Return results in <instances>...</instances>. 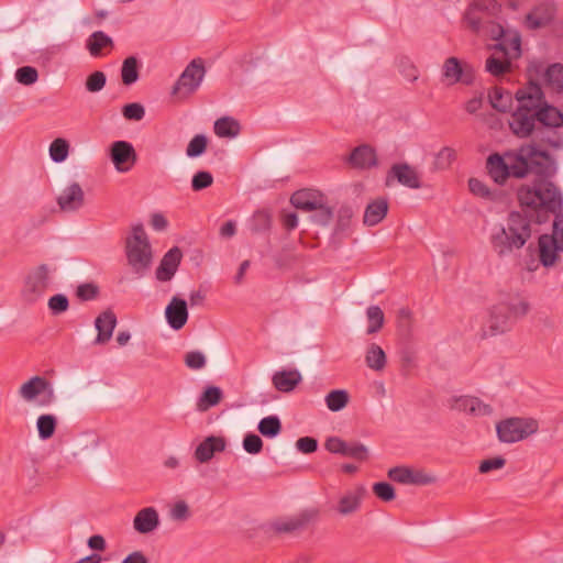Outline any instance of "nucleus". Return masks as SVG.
<instances>
[{"mask_svg":"<svg viewBox=\"0 0 563 563\" xmlns=\"http://www.w3.org/2000/svg\"><path fill=\"white\" fill-rule=\"evenodd\" d=\"M487 169L497 184H504L509 176L523 178L529 174L549 177L555 173L552 157L544 151L536 148L533 144L520 147L517 153H508L504 157L498 154L487 159Z\"/></svg>","mask_w":563,"mask_h":563,"instance_id":"nucleus-1","label":"nucleus"},{"mask_svg":"<svg viewBox=\"0 0 563 563\" xmlns=\"http://www.w3.org/2000/svg\"><path fill=\"white\" fill-rule=\"evenodd\" d=\"M530 238L529 220L519 212H511L503 223L492 229L489 242L493 251L504 257L522 249Z\"/></svg>","mask_w":563,"mask_h":563,"instance_id":"nucleus-2","label":"nucleus"},{"mask_svg":"<svg viewBox=\"0 0 563 563\" xmlns=\"http://www.w3.org/2000/svg\"><path fill=\"white\" fill-rule=\"evenodd\" d=\"M518 200L522 207L532 211L555 213L562 208L560 190L553 183L547 180H539L533 186H521L518 190Z\"/></svg>","mask_w":563,"mask_h":563,"instance_id":"nucleus-3","label":"nucleus"},{"mask_svg":"<svg viewBox=\"0 0 563 563\" xmlns=\"http://www.w3.org/2000/svg\"><path fill=\"white\" fill-rule=\"evenodd\" d=\"M126 257L132 269L142 275L152 264V250L142 225L132 229L131 236L126 240Z\"/></svg>","mask_w":563,"mask_h":563,"instance_id":"nucleus-4","label":"nucleus"},{"mask_svg":"<svg viewBox=\"0 0 563 563\" xmlns=\"http://www.w3.org/2000/svg\"><path fill=\"white\" fill-rule=\"evenodd\" d=\"M539 422L533 418L511 417L496 424L498 440L503 443H516L536 434Z\"/></svg>","mask_w":563,"mask_h":563,"instance_id":"nucleus-5","label":"nucleus"},{"mask_svg":"<svg viewBox=\"0 0 563 563\" xmlns=\"http://www.w3.org/2000/svg\"><path fill=\"white\" fill-rule=\"evenodd\" d=\"M539 260L544 267H552L563 253V214H558L551 234H542L538 241Z\"/></svg>","mask_w":563,"mask_h":563,"instance_id":"nucleus-6","label":"nucleus"},{"mask_svg":"<svg viewBox=\"0 0 563 563\" xmlns=\"http://www.w3.org/2000/svg\"><path fill=\"white\" fill-rule=\"evenodd\" d=\"M499 9L496 0H475L465 12L464 19L473 31L478 32L484 23L497 15Z\"/></svg>","mask_w":563,"mask_h":563,"instance_id":"nucleus-7","label":"nucleus"},{"mask_svg":"<svg viewBox=\"0 0 563 563\" xmlns=\"http://www.w3.org/2000/svg\"><path fill=\"white\" fill-rule=\"evenodd\" d=\"M19 396L26 402H34L43 396L41 405L47 406L54 401L55 395L51 383L42 376H33L19 388Z\"/></svg>","mask_w":563,"mask_h":563,"instance_id":"nucleus-8","label":"nucleus"},{"mask_svg":"<svg viewBox=\"0 0 563 563\" xmlns=\"http://www.w3.org/2000/svg\"><path fill=\"white\" fill-rule=\"evenodd\" d=\"M319 510L316 508L305 509L299 514L286 518H278L271 523V529L276 534L296 533L303 530L310 522L317 520Z\"/></svg>","mask_w":563,"mask_h":563,"instance_id":"nucleus-9","label":"nucleus"},{"mask_svg":"<svg viewBox=\"0 0 563 563\" xmlns=\"http://www.w3.org/2000/svg\"><path fill=\"white\" fill-rule=\"evenodd\" d=\"M205 73V67L200 63L190 62L176 81L173 93L181 96L194 93L200 87Z\"/></svg>","mask_w":563,"mask_h":563,"instance_id":"nucleus-10","label":"nucleus"},{"mask_svg":"<svg viewBox=\"0 0 563 563\" xmlns=\"http://www.w3.org/2000/svg\"><path fill=\"white\" fill-rule=\"evenodd\" d=\"M388 477L404 485H430L437 482V476L423 470L396 466L388 471Z\"/></svg>","mask_w":563,"mask_h":563,"instance_id":"nucleus-11","label":"nucleus"},{"mask_svg":"<svg viewBox=\"0 0 563 563\" xmlns=\"http://www.w3.org/2000/svg\"><path fill=\"white\" fill-rule=\"evenodd\" d=\"M443 80L448 85H455L462 82L471 85L474 81V71L467 64L462 65L456 57H449L445 59L442 67Z\"/></svg>","mask_w":563,"mask_h":563,"instance_id":"nucleus-12","label":"nucleus"},{"mask_svg":"<svg viewBox=\"0 0 563 563\" xmlns=\"http://www.w3.org/2000/svg\"><path fill=\"white\" fill-rule=\"evenodd\" d=\"M488 328L492 335L507 332L512 324V318L501 296L488 309Z\"/></svg>","mask_w":563,"mask_h":563,"instance_id":"nucleus-13","label":"nucleus"},{"mask_svg":"<svg viewBox=\"0 0 563 563\" xmlns=\"http://www.w3.org/2000/svg\"><path fill=\"white\" fill-rule=\"evenodd\" d=\"M49 285V269L46 265L34 268L26 277L24 296L29 301H35L41 297Z\"/></svg>","mask_w":563,"mask_h":563,"instance_id":"nucleus-14","label":"nucleus"},{"mask_svg":"<svg viewBox=\"0 0 563 563\" xmlns=\"http://www.w3.org/2000/svg\"><path fill=\"white\" fill-rule=\"evenodd\" d=\"M324 448L334 454L352 457L357 461H366L368 457V450L361 443H347L339 437H330L324 442Z\"/></svg>","mask_w":563,"mask_h":563,"instance_id":"nucleus-15","label":"nucleus"},{"mask_svg":"<svg viewBox=\"0 0 563 563\" xmlns=\"http://www.w3.org/2000/svg\"><path fill=\"white\" fill-rule=\"evenodd\" d=\"M110 157L120 173L129 172L136 162V153L131 143H113L110 148Z\"/></svg>","mask_w":563,"mask_h":563,"instance_id":"nucleus-16","label":"nucleus"},{"mask_svg":"<svg viewBox=\"0 0 563 563\" xmlns=\"http://www.w3.org/2000/svg\"><path fill=\"white\" fill-rule=\"evenodd\" d=\"M516 99L519 103L518 109L531 112V110H539L544 103V95L538 84L530 82L528 86L519 89L516 92Z\"/></svg>","mask_w":563,"mask_h":563,"instance_id":"nucleus-17","label":"nucleus"},{"mask_svg":"<svg viewBox=\"0 0 563 563\" xmlns=\"http://www.w3.org/2000/svg\"><path fill=\"white\" fill-rule=\"evenodd\" d=\"M393 179H396L402 186L411 189H418L421 187L420 177L417 170L405 163L391 166L386 178V185L389 186Z\"/></svg>","mask_w":563,"mask_h":563,"instance_id":"nucleus-18","label":"nucleus"},{"mask_svg":"<svg viewBox=\"0 0 563 563\" xmlns=\"http://www.w3.org/2000/svg\"><path fill=\"white\" fill-rule=\"evenodd\" d=\"M366 495V488L363 485H356L345 492L338 500L336 511L341 516L355 514L361 508L362 501Z\"/></svg>","mask_w":563,"mask_h":563,"instance_id":"nucleus-19","label":"nucleus"},{"mask_svg":"<svg viewBox=\"0 0 563 563\" xmlns=\"http://www.w3.org/2000/svg\"><path fill=\"white\" fill-rule=\"evenodd\" d=\"M536 115L525 109H517L509 120V128L519 139L528 137L536 126Z\"/></svg>","mask_w":563,"mask_h":563,"instance_id":"nucleus-20","label":"nucleus"},{"mask_svg":"<svg viewBox=\"0 0 563 563\" xmlns=\"http://www.w3.org/2000/svg\"><path fill=\"white\" fill-rule=\"evenodd\" d=\"M57 205L63 211L70 212L80 209L85 205V194L79 184L73 183L58 196Z\"/></svg>","mask_w":563,"mask_h":563,"instance_id":"nucleus-21","label":"nucleus"},{"mask_svg":"<svg viewBox=\"0 0 563 563\" xmlns=\"http://www.w3.org/2000/svg\"><path fill=\"white\" fill-rule=\"evenodd\" d=\"M349 164L353 168L368 169L377 165V154L373 146L362 143L349 156Z\"/></svg>","mask_w":563,"mask_h":563,"instance_id":"nucleus-22","label":"nucleus"},{"mask_svg":"<svg viewBox=\"0 0 563 563\" xmlns=\"http://www.w3.org/2000/svg\"><path fill=\"white\" fill-rule=\"evenodd\" d=\"M168 324L174 330H180L188 320L187 302L178 297H173L165 310Z\"/></svg>","mask_w":563,"mask_h":563,"instance_id":"nucleus-23","label":"nucleus"},{"mask_svg":"<svg viewBox=\"0 0 563 563\" xmlns=\"http://www.w3.org/2000/svg\"><path fill=\"white\" fill-rule=\"evenodd\" d=\"M324 196L318 190L302 189L292 194L290 197L291 205L299 210L312 212L321 206Z\"/></svg>","mask_w":563,"mask_h":563,"instance_id":"nucleus-24","label":"nucleus"},{"mask_svg":"<svg viewBox=\"0 0 563 563\" xmlns=\"http://www.w3.org/2000/svg\"><path fill=\"white\" fill-rule=\"evenodd\" d=\"M159 516L154 507H145L136 512L133 519V528L141 534H147L157 529Z\"/></svg>","mask_w":563,"mask_h":563,"instance_id":"nucleus-25","label":"nucleus"},{"mask_svg":"<svg viewBox=\"0 0 563 563\" xmlns=\"http://www.w3.org/2000/svg\"><path fill=\"white\" fill-rule=\"evenodd\" d=\"M452 408L473 416H488L493 412L489 405L484 404L478 398L472 396H461L455 398Z\"/></svg>","mask_w":563,"mask_h":563,"instance_id":"nucleus-26","label":"nucleus"},{"mask_svg":"<svg viewBox=\"0 0 563 563\" xmlns=\"http://www.w3.org/2000/svg\"><path fill=\"white\" fill-rule=\"evenodd\" d=\"M181 260V252L178 247L170 249L162 258L156 269V277L161 282H167L175 275Z\"/></svg>","mask_w":563,"mask_h":563,"instance_id":"nucleus-27","label":"nucleus"},{"mask_svg":"<svg viewBox=\"0 0 563 563\" xmlns=\"http://www.w3.org/2000/svg\"><path fill=\"white\" fill-rule=\"evenodd\" d=\"M225 440L222 437H208L196 449L195 457L200 463L209 462L214 453L222 452L225 449Z\"/></svg>","mask_w":563,"mask_h":563,"instance_id":"nucleus-28","label":"nucleus"},{"mask_svg":"<svg viewBox=\"0 0 563 563\" xmlns=\"http://www.w3.org/2000/svg\"><path fill=\"white\" fill-rule=\"evenodd\" d=\"M555 8L553 3L545 2L537 5L526 18L529 29L536 30L551 22Z\"/></svg>","mask_w":563,"mask_h":563,"instance_id":"nucleus-29","label":"nucleus"},{"mask_svg":"<svg viewBox=\"0 0 563 563\" xmlns=\"http://www.w3.org/2000/svg\"><path fill=\"white\" fill-rule=\"evenodd\" d=\"M115 325L117 317L111 310H106L100 313L95 321V327L98 331L95 343L104 344L108 342L112 336Z\"/></svg>","mask_w":563,"mask_h":563,"instance_id":"nucleus-30","label":"nucleus"},{"mask_svg":"<svg viewBox=\"0 0 563 563\" xmlns=\"http://www.w3.org/2000/svg\"><path fill=\"white\" fill-rule=\"evenodd\" d=\"M242 131L240 121L230 115H223L213 123V132L219 139H236Z\"/></svg>","mask_w":563,"mask_h":563,"instance_id":"nucleus-31","label":"nucleus"},{"mask_svg":"<svg viewBox=\"0 0 563 563\" xmlns=\"http://www.w3.org/2000/svg\"><path fill=\"white\" fill-rule=\"evenodd\" d=\"M302 380V376L297 369L278 371L272 377L274 387L282 393L292 391Z\"/></svg>","mask_w":563,"mask_h":563,"instance_id":"nucleus-32","label":"nucleus"},{"mask_svg":"<svg viewBox=\"0 0 563 563\" xmlns=\"http://www.w3.org/2000/svg\"><path fill=\"white\" fill-rule=\"evenodd\" d=\"M536 120L547 128L563 126V113L547 102L534 113Z\"/></svg>","mask_w":563,"mask_h":563,"instance_id":"nucleus-33","label":"nucleus"},{"mask_svg":"<svg viewBox=\"0 0 563 563\" xmlns=\"http://www.w3.org/2000/svg\"><path fill=\"white\" fill-rule=\"evenodd\" d=\"M86 47L91 56L97 57L103 49L113 47V40L102 31H96L86 41Z\"/></svg>","mask_w":563,"mask_h":563,"instance_id":"nucleus-34","label":"nucleus"},{"mask_svg":"<svg viewBox=\"0 0 563 563\" xmlns=\"http://www.w3.org/2000/svg\"><path fill=\"white\" fill-rule=\"evenodd\" d=\"M388 203L385 199H376L372 201L365 209L364 212V224L368 227L376 225L387 214Z\"/></svg>","mask_w":563,"mask_h":563,"instance_id":"nucleus-35","label":"nucleus"},{"mask_svg":"<svg viewBox=\"0 0 563 563\" xmlns=\"http://www.w3.org/2000/svg\"><path fill=\"white\" fill-rule=\"evenodd\" d=\"M365 363L368 368L375 372L384 371L387 364V356L382 346L371 343L366 349Z\"/></svg>","mask_w":563,"mask_h":563,"instance_id":"nucleus-36","label":"nucleus"},{"mask_svg":"<svg viewBox=\"0 0 563 563\" xmlns=\"http://www.w3.org/2000/svg\"><path fill=\"white\" fill-rule=\"evenodd\" d=\"M490 106L500 112H506L512 107V95L503 88L495 87L488 93Z\"/></svg>","mask_w":563,"mask_h":563,"instance_id":"nucleus-37","label":"nucleus"},{"mask_svg":"<svg viewBox=\"0 0 563 563\" xmlns=\"http://www.w3.org/2000/svg\"><path fill=\"white\" fill-rule=\"evenodd\" d=\"M503 297L512 319H520L529 313L530 303L525 298L512 295H504Z\"/></svg>","mask_w":563,"mask_h":563,"instance_id":"nucleus-38","label":"nucleus"},{"mask_svg":"<svg viewBox=\"0 0 563 563\" xmlns=\"http://www.w3.org/2000/svg\"><path fill=\"white\" fill-rule=\"evenodd\" d=\"M543 79L545 85L555 92L563 91V65L552 64L544 70Z\"/></svg>","mask_w":563,"mask_h":563,"instance_id":"nucleus-39","label":"nucleus"},{"mask_svg":"<svg viewBox=\"0 0 563 563\" xmlns=\"http://www.w3.org/2000/svg\"><path fill=\"white\" fill-rule=\"evenodd\" d=\"M223 398L222 390L217 386H208L197 401V409L201 412L217 406Z\"/></svg>","mask_w":563,"mask_h":563,"instance_id":"nucleus-40","label":"nucleus"},{"mask_svg":"<svg viewBox=\"0 0 563 563\" xmlns=\"http://www.w3.org/2000/svg\"><path fill=\"white\" fill-rule=\"evenodd\" d=\"M58 420L56 416L51 413L41 415L36 421L38 437L42 440L51 439L56 430Z\"/></svg>","mask_w":563,"mask_h":563,"instance_id":"nucleus-41","label":"nucleus"},{"mask_svg":"<svg viewBox=\"0 0 563 563\" xmlns=\"http://www.w3.org/2000/svg\"><path fill=\"white\" fill-rule=\"evenodd\" d=\"M122 82L125 86L135 84L139 79V60L134 56H130L123 60L121 68Z\"/></svg>","mask_w":563,"mask_h":563,"instance_id":"nucleus-42","label":"nucleus"},{"mask_svg":"<svg viewBox=\"0 0 563 563\" xmlns=\"http://www.w3.org/2000/svg\"><path fill=\"white\" fill-rule=\"evenodd\" d=\"M520 36L516 32L506 31V36L496 46L506 55L518 56L520 54Z\"/></svg>","mask_w":563,"mask_h":563,"instance_id":"nucleus-43","label":"nucleus"},{"mask_svg":"<svg viewBox=\"0 0 563 563\" xmlns=\"http://www.w3.org/2000/svg\"><path fill=\"white\" fill-rule=\"evenodd\" d=\"M347 402H349V394L344 389L331 390L325 396L327 407L331 411H340V410H342L343 408L346 407Z\"/></svg>","mask_w":563,"mask_h":563,"instance_id":"nucleus-44","label":"nucleus"},{"mask_svg":"<svg viewBox=\"0 0 563 563\" xmlns=\"http://www.w3.org/2000/svg\"><path fill=\"white\" fill-rule=\"evenodd\" d=\"M368 321L367 333H377L384 325L385 317L383 310L378 306H369L366 310Z\"/></svg>","mask_w":563,"mask_h":563,"instance_id":"nucleus-45","label":"nucleus"},{"mask_svg":"<svg viewBox=\"0 0 563 563\" xmlns=\"http://www.w3.org/2000/svg\"><path fill=\"white\" fill-rule=\"evenodd\" d=\"M257 429L262 435L274 438L280 432L282 423L278 417L268 416L258 422Z\"/></svg>","mask_w":563,"mask_h":563,"instance_id":"nucleus-46","label":"nucleus"},{"mask_svg":"<svg viewBox=\"0 0 563 563\" xmlns=\"http://www.w3.org/2000/svg\"><path fill=\"white\" fill-rule=\"evenodd\" d=\"M455 151L450 146H443L439 152L434 155V168L438 170L446 169L451 166L453 161L455 159Z\"/></svg>","mask_w":563,"mask_h":563,"instance_id":"nucleus-47","label":"nucleus"},{"mask_svg":"<svg viewBox=\"0 0 563 563\" xmlns=\"http://www.w3.org/2000/svg\"><path fill=\"white\" fill-rule=\"evenodd\" d=\"M397 329L401 336L408 338L412 332V316L411 312L401 308L397 312Z\"/></svg>","mask_w":563,"mask_h":563,"instance_id":"nucleus-48","label":"nucleus"},{"mask_svg":"<svg viewBox=\"0 0 563 563\" xmlns=\"http://www.w3.org/2000/svg\"><path fill=\"white\" fill-rule=\"evenodd\" d=\"M397 67L400 74L409 81H416L419 77V71L410 58L401 56L397 59Z\"/></svg>","mask_w":563,"mask_h":563,"instance_id":"nucleus-49","label":"nucleus"},{"mask_svg":"<svg viewBox=\"0 0 563 563\" xmlns=\"http://www.w3.org/2000/svg\"><path fill=\"white\" fill-rule=\"evenodd\" d=\"M314 214L312 216V221L320 225H327L330 223L333 217L332 209L325 203L324 197L321 200V206L316 208Z\"/></svg>","mask_w":563,"mask_h":563,"instance_id":"nucleus-50","label":"nucleus"},{"mask_svg":"<svg viewBox=\"0 0 563 563\" xmlns=\"http://www.w3.org/2000/svg\"><path fill=\"white\" fill-rule=\"evenodd\" d=\"M38 78L37 70L31 66H23L16 69L15 79L25 86L33 85Z\"/></svg>","mask_w":563,"mask_h":563,"instance_id":"nucleus-51","label":"nucleus"},{"mask_svg":"<svg viewBox=\"0 0 563 563\" xmlns=\"http://www.w3.org/2000/svg\"><path fill=\"white\" fill-rule=\"evenodd\" d=\"M107 82V77L103 71L97 70L88 76L86 80V89L89 92H98L103 89Z\"/></svg>","mask_w":563,"mask_h":563,"instance_id":"nucleus-52","label":"nucleus"},{"mask_svg":"<svg viewBox=\"0 0 563 563\" xmlns=\"http://www.w3.org/2000/svg\"><path fill=\"white\" fill-rule=\"evenodd\" d=\"M373 493L383 501H391L396 497L394 487L386 482L375 483L373 485Z\"/></svg>","mask_w":563,"mask_h":563,"instance_id":"nucleus-53","label":"nucleus"},{"mask_svg":"<svg viewBox=\"0 0 563 563\" xmlns=\"http://www.w3.org/2000/svg\"><path fill=\"white\" fill-rule=\"evenodd\" d=\"M122 115L130 121H140L145 115V109L139 102L128 103L122 108Z\"/></svg>","mask_w":563,"mask_h":563,"instance_id":"nucleus-54","label":"nucleus"},{"mask_svg":"<svg viewBox=\"0 0 563 563\" xmlns=\"http://www.w3.org/2000/svg\"><path fill=\"white\" fill-rule=\"evenodd\" d=\"M243 449L250 454H258L263 449V441L257 434L249 433L243 440Z\"/></svg>","mask_w":563,"mask_h":563,"instance_id":"nucleus-55","label":"nucleus"},{"mask_svg":"<svg viewBox=\"0 0 563 563\" xmlns=\"http://www.w3.org/2000/svg\"><path fill=\"white\" fill-rule=\"evenodd\" d=\"M509 62H504L495 56H490L486 60V70L494 76H499L507 71Z\"/></svg>","mask_w":563,"mask_h":563,"instance_id":"nucleus-56","label":"nucleus"},{"mask_svg":"<svg viewBox=\"0 0 563 563\" xmlns=\"http://www.w3.org/2000/svg\"><path fill=\"white\" fill-rule=\"evenodd\" d=\"M213 178L212 175L208 172H198L191 180V187L195 191L202 190L212 185Z\"/></svg>","mask_w":563,"mask_h":563,"instance_id":"nucleus-57","label":"nucleus"},{"mask_svg":"<svg viewBox=\"0 0 563 563\" xmlns=\"http://www.w3.org/2000/svg\"><path fill=\"white\" fill-rule=\"evenodd\" d=\"M468 188L471 192L477 197L487 199H490L493 197V194L487 187V185L477 178H471L468 180Z\"/></svg>","mask_w":563,"mask_h":563,"instance_id":"nucleus-58","label":"nucleus"},{"mask_svg":"<svg viewBox=\"0 0 563 563\" xmlns=\"http://www.w3.org/2000/svg\"><path fill=\"white\" fill-rule=\"evenodd\" d=\"M185 364L191 369H200L206 365V356L199 351H191L185 355Z\"/></svg>","mask_w":563,"mask_h":563,"instance_id":"nucleus-59","label":"nucleus"},{"mask_svg":"<svg viewBox=\"0 0 563 563\" xmlns=\"http://www.w3.org/2000/svg\"><path fill=\"white\" fill-rule=\"evenodd\" d=\"M69 152L68 143H51L49 156L54 162H63Z\"/></svg>","mask_w":563,"mask_h":563,"instance_id":"nucleus-60","label":"nucleus"},{"mask_svg":"<svg viewBox=\"0 0 563 563\" xmlns=\"http://www.w3.org/2000/svg\"><path fill=\"white\" fill-rule=\"evenodd\" d=\"M506 464V460L501 456H496L493 459H487L481 462L478 466V471L482 474H486L490 471L503 468Z\"/></svg>","mask_w":563,"mask_h":563,"instance_id":"nucleus-61","label":"nucleus"},{"mask_svg":"<svg viewBox=\"0 0 563 563\" xmlns=\"http://www.w3.org/2000/svg\"><path fill=\"white\" fill-rule=\"evenodd\" d=\"M170 517H172V519L177 520V521H184V520L188 519V517H189L188 505L184 500L177 501L170 509Z\"/></svg>","mask_w":563,"mask_h":563,"instance_id":"nucleus-62","label":"nucleus"},{"mask_svg":"<svg viewBox=\"0 0 563 563\" xmlns=\"http://www.w3.org/2000/svg\"><path fill=\"white\" fill-rule=\"evenodd\" d=\"M48 307L54 313H60L68 309V299L64 295H55L49 298Z\"/></svg>","mask_w":563,"mask_h":563,"instance_id":"nucleus-63","label":"nucleus"},{"mask_svg":"<svg viewBox=\"0 0 563 563\" xmlns=\"http://www.w3.org/2000/svg\"><path fill=\"white\" fill-rule=\"evenodd\" d=\"M76 294L81 300H91L97 297L98 287L93 284H82L77 287Z\"/></svg>","mask_w":563,"mask_h":563,"instance_id":"nucleus-64","label":"nucleus"}]
</instances>
